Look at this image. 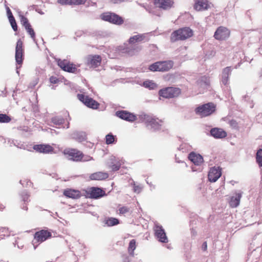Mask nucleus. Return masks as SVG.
Masks as SVG:
<instances>
[{
  "instance_id": "1",
  "label": "nucleus",
  "mask_w": 262,
  "mask_h": 262,
  "mask_svg": "<svg viewBox=\"0 0 262 262\" xmlns=\"http://www.w3.org/2000/svg\"><path fill=\"white\" fill-rule=\"evenodd\" d=\"M63 154L69 160L77 162H86L92 159V157L84 155L81 151L76 148H66L63 151Z\"/></svg>"
},
{
  "instance_id": "2",
  "label": "nucleus",
  "mask_w": 262,
  "mask_h": 262,
  "mask_svg": "<svg viewBox=\"0 0 262 262\" xmlns=\"http://www.w3.org/2000/svg\"><path fill=\"white\" fill-rule=\"evenodd\" d=\"M193 35V31L189 27L180 28L173 31L170 35V41L172 42L178 40H184Z\"/></svg>"
},
{
  "instance_id": "3",
  "label": "nucleus",
  "mask_w": 262,
  "mask_h": 262,
  "mask_svg": "<svg viewBox=\"0 0 262 262\" xmlns=\"http://www.w3.org/2000/svg\"><path fill=\"white\" fill-rule=\"evenodd\" d=\"M216 108V105L213 102H208L199 105L195 109V113L201 118L206 117L213 114Z\"/></svg>"
},
{
  "instance_id": "4",
  "label": "nucleus",
  "mask_w": 262,
  "mask_h": 262,
  "mask_svg": "<svg viewBox=\"0 0 262 262\" xmlns=\"http://www.w3.org/2000/svg\"><path fill=\"white\" fill-rule=\"evenodd\" d=\"M100 18L104 21H108L111 24L118 26L122 25L124 21L122 17L115 13L111 12L102 13L100 15Z\"/></svg>"
},
{
  "instance_id": "5",
  "label": "nucleus",
  "mask_w": 262,
  "mask_h": 262,
  "mask_svg": "<svg viewBox=\"0 0 262 262\" xmlns=\"http://www.w3.org/2000/svg\"><path fill=\"white\" fill-rule=\"evenodd\" d=\"M173 66V61L171 60L157 61L149 67V70L152 72H167L171 69Z\"/></svg>"
},
{
  "instance_id": "6",
  "label": "nucleus",
  "mask_w": 262,
  "mask_h": 262,
  "mask_svg": "<svg viewBox=\"0 0 262 262\" xmlns=\"http://www.w3.org/2000/svg\"><path fill=\"white\" fill-rule=\"evenodd\" d=\"M181 93V90L178 88L167 87L160 90L159 95L163 98H172L179 96Z\"/></svg>"
},
{
  "instance_id": "7",
  "label": "nucleus",
  "mask_w": 262,
  "mask_h": 262,
  "mask_svg": "<svg viewBox=\"0 0 262 262\" xmlns=\"http://www.w3.org/2000/svg\"><path fill=\"white\" fill-rule=\"evenodd\" d=\"M145 123L147 126H150L154 130H159L161 128L164 121L155 117L145 116Z\"/></svg>"
},
{
  "instance_id": "8",
  "label": "nucleus",
  "mask_w": 262,
  "mask_h": 262,
  "mask_svg": "<svg viewBox=\"0 0 262 262\" xmlns=\"http://www.w3.org/2000/svg\"><path fill=\"white\" fill-rule=\"evenodd\" d=\"M15 58L16 63L19 64L20 67L24 59V49L23 48V42L20 39H19L16 42Z\"/></svg>"
},
{
  "instance_id": "9",
  "label": "nucleus",
  "mask_w": 262,
  "mask_h": 262,
  "mask_svg": "<svg viewBox=\"0 0 262 262\" xmlns=\"http://www.w3.org/2000/svg\"><path fill=\"white\" fill-rule=\"evenodd\" d=\"M105 195V191L99 187H92L86 191V197L88 198L98 199Z\"/></svg>"
},
{
  "instance_id": "10",
  "label": "nucleus",
  "mask_w": 262,
  "mask_h": 262,
  "mask_svg": "<svg viewBox=\"0 0 262 262\" xmlns=\"http://www.w3.org/2000/svg\"><path fill=\"white\" fill-rule=\"evenodd\" d=\"M57 64L63 71L69 73H75L77 70L75 64L66 59H58Z\"/></svg>"
},
{
  "instance_id": "11",
  "label": "nucleus",
  "mask_w": 262,
  "mask_h": 262,
  "mask_svg": "<svg viewBox=\"0 0 262 262\" xmlns=\"http://www.w3.org/2000/svg\"><path fill=\"white\" fill-rule=\"evenodd\" d=\"M77 98L80 101L90 108L97 109L99 106V103L97 101L88 96H85L82 94H78L77 95Z\"/></svg>"
},
{
  "instance_id": "12",
  "label": "nucleus",
  "mask_w": 262,
  "mask_h": 262,
  "mask_svg": "<svg viewBox=\"0 0 262 262\" xmlns=\"http://www.w3.org/2000/svg\"><path fill=\"white\" fill-rule=\"evenodd\" d=\"M155 235L158 239V241L161 243H168V238L166 236V233L161 225L159 224H155L154 227Z\"/></svg>"
},
{
  "instance_id": "13",
  "label": "nucleus",
  "mask_w": 262,
  "mask_h": 262,
  "mask_svg": "<svg viewBox=\"0 0 262 262\" xmlns=\"http://www.w3.org/2000/svg\"><path fill=\"white\" fill-rule=\"evenodd\" d=\"M102 61V58L98 55H89L85 58V64L90 68H96L99 67Z\"/></svg>"
},
{
  "instance_id": "14",
  "label": "nucleus",
  "mask_w": 262,
  "mask_h": 262,
  "mask_svg": "<svg viewBox=\"0 0 262 262\" xmlns=\"http://www.w3.org/2000/svg\"><path fill=\"white\" fill-rule=\"evenodd\" d=\"M230 35V30L226 27L220 26L215 31L214 37L219 40H224L227 39Z\"/></svg>"
},
{
  "instance_id": "15",
  "label": "nucleus",
  "mask_w": 262,
  "mask_h": 262,
  "mask_svg": "<svg viewBox=\"0 0 262 262\" xmlns=\"http://www.w3.org/2000/svg\"><path fill=\"white\" fill-rule=\"evenodd\" d=\"M20 20L21 25L25 27L27 32L33 40H35V33L32 26L29 22L28 18L24 15L20 16Z\"/></svg>"
},
{
  "instance_id": "16",
  "label": "nucleus",
  "mask_w": 262,
  "mask_h": 262,
  "mask_svg": "<svg viewBox=\"0 0 262 262\" xmlns=\"http://www.w3.org/2000/svg\"><path fill=\"white\" fill-rule=\"evenodd\" d=\"M222 175V168L220 167H213L209 171L208 178L211 182H216Z\"/></svg>"
},
{
  "instance_id": "17",
  "label": "nucleus",
  "mask_w": 262,
  "mask_h": 262,
  "mask_svg": "<svg viewBox=\"0 0 262 262\" xmlns=\"http://www.w3.org/2000/svg\"><path fill=\"white\" fill-rule=\"evenodd\" d=\"M153 2L156 7L164 10L171 8L174 4L173 0H153Z\"/></svg>"
},
{
  "instance_id": "18",
  "label": "nucleus",
  "mask_w": 262,
  "mask_h": 262,
  "mask_svg": "<svg viewBox=\"0 0 262 262\" xmlns=\"http://www.w3.org/2000/svg\"><path fill=\"white\" fill-rule=\"evenodd\" d=\"M51 236V232L46 230H40L34 234V239L38 243L43 242Z\"/></svg>"
},
{
  "instance_id": "19",
  "label": "nucleus",
  "mask_w": 262,
  "mask_h": 262,
  "mask_svg": "<svg viewBox=\"0 0 262 262\" xmlns=\"http://www.w3.org/2000/svg\"><path fill=\"white\" fill-rule=\"evenodd\" d=\"M210 8L208 0H194L193 8L197 11H203Z\"/></svg>"
},
{
  "instance_id": "20",
  "label": "nucleus",
  "mask_w": 262,
  "mask_h": 262,
  "mask_svg": "<svg viewBox=\"0 0 262 262\" xmlns=\"http://www.w3.org/2000/svg\"><path fill=\"white\" fill-rule=\"evenodd\" d=\"M116 115L120 118L129 122H133L137 119L135 115L126 111H118Z\"/></svg>"
},
{
  "instance_id": "21",
  "label": "nucleus",
  "mask_w": 262,
  "mask_h": 262,
  "mask_svg": "<svg viewBox=\"0 0 262 262\" xmlns=\"http://www.w3.org/2000/svg\"><path fill=\"white\" fill-rule=\"evenodd\" d=\"M33 148L36 151L43 154L51 153L54 150L53 147L49 144L34 145L33 147Z\"/></svg>"
},
{
  "instance_id": "22",
  "label": "nucleus",
  "mask_w": 262,
  "mask_h": 262,
  "mask_svg": "<svg viewBox=\"0 0 262 262\" xmlns=\"http://www.w3.org/2000/svg\"><path fill=\"white\" fill-rule=\"evenodd\" d=\"M63 195L67 198L77 199L80 198L81 192L78 190L67 188L63 190Z\"/></svg>"
},
{
  "instance_id": "23",
  "label": "nucleus",
  "mask_w": 262,
  "mask_h": 262,
  "mask_svg": "<svg viewBox=\"0 0 262 262\" xmlns=\"http://www.w3.org/2000/svg\"><path fill=\"white\" fill-rule=\"evenodd\" d=\"M210 134L214 138L222 139L226 137L227 134L222 128H213L210 130Z\"/></svg>"
},
{
  "instance_id": "24",
  "label": "nucleus",
  "mask_w": 262,
  "mask_h": 262,
  "mask_svg": "<svg viewBox=\"0 0 262 262\" xmlns=\"http://www.w3.org/2000/svg\"><path fill=\"white\" fill-rule=\"evenodd\" d=\"M188 159L196 165H200L203 162L202 156L194 152H191L189 154Z\"/></svg>"
},
{
  "instance_id": "25",
  "label": "nucleus",
  "mask_w": 262,
  "mask_h": 262,
  "mask_svg": "<svg viewBox=\"0 0 262 262\" xmlns=\"http://www.w3.org/2000/svg\"><path fill=\"white\" fill-rule=\"evenodd\" d=\"M108 174L106 172L98 171L91 174L90 178L92 180L101 181L107 179Z\"/></svg>"
},
{
  "instance_id": "26",
  "label": "nucleus",
  "mask_w": 262,
  "mask_h": 262,
  "mask_svg": "<svg viewBox=\"0 0 262 262\" xmlns=\"http://www.w3.org/2000/svg\"><path fill=\"white\" fill-rule=\"evenodd\" d=\"M242 198L241 193H237L235 196L231 198L229 202L230 206L232 208L236 207L239 204L240 200Z\"/></svg>"
},
{
  "instance_id": "27",
  "label": "nucleus",
  "mask_w": 262,
  "mask_h": 262,
  "mask_svg": "<svg viewBox=\"0 0 262 262\" xmlns=\"http://www.w3.org/2000/svg\"><path fill=\"white\" fill-rule=\"evenodd\" d=\"M197 83L201 86H209L210 85V77L206 75L201 76L197 81Z\"/></svg>"
},
{
  "instance_id": "28",
  "label": "nucleus",
  "mask_w": 262,
  "mask_h": 262,
  "mask_svg": "<svg viewBox=\"0 0 262 262\" xmlns=\"http://www.w3.org/2000/svg\"><path fill=\"white\" fill-rule=\"evenodd\" d=\"M145 38L144 34H138L132 36L128 39V43L129 44H134L136 42H140L142 41Z\"/></svg>"
},
{
  "instance_id": "29",
  "label": "nucleus",
  "mask_w": 262,
  "mask_h": 262,
  "mask_svg": "<svg viewBox=\"0 0 262 262\" xmlns=\"http://www.w3.org/2000/svg\"><path fill=\"white\" fill-rule=\"evenodd\" d=\"M104 223L107 226H113L119 224V221L115 217H107L104 220Z\"/></svg>"
},
{
  "instance_id": "30",
  "label": "nucleus",
  "mask_w": 262,
  "mask_h": 262,
  "mask_svg": "<svg viewBox=\"0 0 262 262\" xmlns=\"http://www.w3.org/2000/svg\"><path fill=\"white\" fill-rule=\"evenodd\" d=\"M51 122L55 125H60L64 123V119L60 116H55L51 119Z\"/></svg>"
},
{
  "instance_id": "31",
  "label": "nucleus",
  "mask_w": 262,
  "mask_h": 262,
  "mask_svg": "<svg viewBox=\"0 0 262 262\" xmlns=\"http://www.w3.org/2000/svg\"><path fill=\"white\" fill-rule=\"evenodd\" d=\"M30 195L26 191L22 192L20 194L19 201L29 203L30 201Z\"/></svg>"
},
{
  "instance_id": "32",
  "label": "nucleus",
  "mask_w": 262,
  "mask_h": 262,
  "mask_svg": "<svg viewBox=\"0 0 262 262\" xmlns=\"http://www.w3.org/2000/svg\"><path fill=\"white\" fill-rule=\"evenodd\" d=\"M115 139L116 141L117 139L116 138V137L112 133H110L105 136V143L106 144H113L115 142Z\"/></svg>"
},
{
  "instance_id": "33",
  "label": "nucleus",
  "mask_w": 262,
  "mask_h": 262,
  "mask_svg": "<svg viewBox=\"0 0 262 262\" xmlns=\"http://www.w3.org/2000/svg\"><path fill=\"white\" fill-rule=\"evenodd\" d=\"M256 161L259 166L262 167V149L257 150L256 154Z\"/></svg>"
},
{
  "instance_id": "34",
  "label": "nucleus",
  "mask_w": 262,
  "mask_h": 262,
  "mask_svg": "<svg viewBox=\"0 0 262 262\" xmlns=\"http://www.w3.org/2000/svg\"><path fill=\"white\" fill-rule=\"evenodd\" d=\"M11 121V118L9 116L4 114H0V123H9Z\"/></svg>"
},
{
  "instance_id": "35",
  "label": "nucleus",
  "mask_w": 262,
  "mask_h": 262,
  "mask_svg": "<svg viewBox=\"0 0 262 262\" xmlns=\"http://www.w3.org/2000/svg\"><path fill=\"white\" fill-rule=\"evenodd\" d=\"M144 87L149 88V89H154L157 87V84L151 81H146L143 82Z\"/></svg>"
},
{
  "instance_id": "36",
  "label": "nucleus",
  "mask_w": 262,
  "mask_h": 262,
  "mask_svg": "<svg viewBox=\"0 0 262 262\" xmlns=\"http://www.w3.org/2000/svg\"><path fill=\"white\" fill-rule=\"evenodd\" d=\"M136 248V240L133 239H132L129 243L128 247V251L129 253H133L134 251Z\"/></svg>"
},
{
  "instance_id": "37",
  "label": "nucleus",
  "mask_w": 262,
  "mask_h": 262,
  "mask_svg": "<svg viewBox=\"0 0 262 262\" xmlns=\"http://www.w3.org/2000/svg\"><path fill=\"white\" fill-rule=\"evenodd\" d=\"M130 209L127 206H122L118 209L119 214L120 215L125 214L129 212Z\"/></svg>"
},
{
  "instance_id": "38",
  "label": "nucleus",
  "mask_w": 262,
  "mask_h": 262,
  "mask_svg": "<svg viewBox=\"0 0 262 262\" xmlns=\"http://www.w3.org/2000/svg\"><path fill=\"white\" fill-rule=\"evenodd\" d=\"M9 20L13 30L16 31L17 30V26L14 17L11 16V18L9 19Z\"/></svg>"
},
{
  "instance_id": "39",
  "label": "nucleus",
  "mask_w": 262,
  "mask_h": 262,
  "mask_svg": "<svg viewBox=\"0 0 262 262\" xmlns=\"http://www.w3.org/2000/svg\"><path fill=\"white\" fill-rule=\"evenodd\" d=\"M87 0H71V5H80L85 3Z\"/></svg>"
},
{
  "instance_id": "40",
  "label": "nucleus",
  "mask_w": 262,
  "mask_h": 262,
  "mask_svg": "<svg viewBox=\"0 0 262 262\" xmlns=\"http://www.w3.org/2000/svg\"><path fill=\"white\" fill-rule=\"evenodd\" d=\"M231 72V67H227L223 70L222 75L229 77Z\"/></svg>"
},
{
  "instance_id": "41",
  "label": "nucleus",
  "mask_w": 262,
  "mask_h": 262,
  "mask_svg": "<svg viewBox=\"0 0 262 262\" xmlns=\"http://www.w3.org/2000/svg\"><path fill=\"white\" fill-rule=\"evenodd\" d=\"M228 123L232 128L234 129H238V123L236 120L232 119L228 122Z\"/></svg>"
},
{
  "instance_id": "42",
  "label": "nucleus",
  "mask_w": 262,
  "mask_h": 262,
  "mask_svg": "<svg viewBox=\"0 0 262 262\" xmlns=\"http://www.w3.org/2000/svg\"><path fill=\"white\" fill-rule=\"evenodd\" d=\"M57 3L61 5H71V0H57Z\"/></svg>"
},
{
  "instance_id": "43",
  "label": "nucleus",
  "mask_w": 262,
  "mask_h": 262,
  "mask_svg": "<svg viewBox=\"0 0 262 262\" xmlns=\"http://www.w3.org/2000/svg\"><path fill=\"white\" fill-rule=\"evenodd\" d=\"M28 203H26V202H21L20 201H19V205L20 207L22 209L26 210V211H27L28 209Z\"/></svg>"
},
{
  "instance_id": "44",
  "label": "nucleus",
  "mask_w": 262,
  "mask_h": 262,
  "mask_svg": "<svg viewBox=\"0 0 262 262\" xmlns=\"http://www.w3.org/2000/svg\"><path fill=\"white\" fill-rule=\"evenodd\" d=\"M121 167V164L120 163H117L116 164H114L111 165V168L113 171H117Z\"/></svg>"
},
{
  "instance_id": "45",
  "label": "nucleus",
  "mask_w": 262,
  "mask_h": 262,
  "mask_svg": "<svg viewBox=\"0 0 262 262\" xmlns=\"http://www.w3.org/2000/svg\"><path fill=\"white\" fill-rule=\"evenodd\" d=\"M49 80H50V82L53 84L57 83L59 81V80L57 77H56L55 76H51L49 78Z\"/></svg>"
},
{
  "instance_id": "46",
  "label": "nucleus",
  "mask_w": 262,
  "mask_h": 262,
  "mask_svg": "<svg viewBox=\"0 0 262 262\" xmlns=\"http://www.w3.org/2000/svg\"><path fill=\"white\" fill-rule=\"evenodd\" d=\"M228 81H229V77L228 76L222 75V82L225 85L228 84Z\"/></svg>"
},
{
  "instance_id": "47",
  "label": "nucleus",
  "mask_w": 262,
  "mask_h": 262,
  "mask_svg": "<svg viewBox=\"0 0 262 262\" xmlns=\"http://www.w3.org/2000/svg\"><path fill=\"white\" fill-rule=\"evenodd\" d=\"M133 189L134 192L139 193L141 190V188L139 186L136 185L135 184H134Z\"/></svg>"
},
{
  "instance_id": "48",
  "label": "nucleus",
  "mask_w": 262,
  "mask_h": 262,
  "mask_svg": "<svg viewBox=\"0 0 262 262\" xmlns=\"http://www.w3.org/2000/svg\"><path fill=\"white\" fill-rule=\"evenodd\" d=\"M6 9H7V15H8V18L10 19L11 18V17H14L11 11V10L10 9V8L7 7L6 8Z\"/></svg>"
},
{
  "instance_id": "49",
  "label": "nucleus",
  "mask_w": 262,
  "mask_h": 262,
  "mask_svg": "<svg viewBox=\"0 0 262 262\" xmlns=\"http://www.w3.org/2000/svg\"><path fill=\"white\" fill-rule=\"evenodd\" d=\"M207 249V242H205L203 243V245H202V249L204 250V251H206Z\"/></svg>"
},
{
  "instance_id": "50",
  "label": "nucleus",
  "mask_w": 262,
  "mask_h": 262,
  "mask_svg": "<svg viewBox=\"0 0 262 262\" xmlns=\"http://www.w3.org/2000/svg\"><path fill=\"white\" fill-rule=\"evenodd\" d=\"M0 232H4L5 233H8V229L6 228L0 227Z\"/></svg>"
},
{
  "instance_id": "51",
  "label": "nucleus",
  "mask_w": 262,
  "mask_h": 262,
  "mask_svg": "<svg viewBox=\"0 0 262 262\" xmlns=\"http://www.w3.org/2000/svg\"><path fill=\"white\" fill-rule=\"evenodd\" d=\"M124 0H110L111 2L113 4H117L123 1Z\"/></svg>"
}]
</instances>
